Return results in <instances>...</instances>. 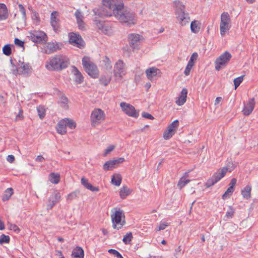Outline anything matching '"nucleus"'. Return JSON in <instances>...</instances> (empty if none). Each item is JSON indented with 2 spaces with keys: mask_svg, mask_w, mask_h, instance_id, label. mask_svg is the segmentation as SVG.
I'll list each match as a JSON object with an SVG mask.
<instances>
[{
  "mask_svg": "<svg viewBox=\"0 0 258 258\" xmlns=\"http://www.w3.org/2000/svg\"><path fill=\"white\" fill-rule=\"evenodd\" d=\"M179 126L178 120H175L168 125L164 131L163 137L165 140H169L175 134Z\"/></svg>",
  "mask_w": 258,
  "mask_h": 258,
  "instance_id": "16",
  "label": "nucleus"
},
{
  "mask_svg": "<svg viewBox=\"0 0 258 258\" xmlns=\"http://www.w3.org/2000/svg\"><path fill=\"white\" fill-rule=\"evenodd\" d=\"M190 181V180L189 179H186L184 177H182L180 178L179 181L178 182L177 186L178 188L181 189L186 184H187L188 183H189Z\"/></svg>",
  "mask_w": 258,
  "mask_h": 258,
  "instance_id": "43",
  "label": "nucleus"
},
{
  "mask_svg": "<svg viewBox=\"0 0 258 258\" xmlns=\"http://www.w3.org/2000/svg\"><path fill=\"white\" fill-rule=\"evenodd\" d=\"M145 73L147 78L150 81L156 77H160L161 75V71L156 67L148 68L146 70Z\"/></svg>",
  "mask_w": 258,
  "mask_h": 258,
  "instance_id": "20",
  "label": "nucleus"
},
{
  "mask_svg": "<svg viewBox=\"0 0 258 258\" xmlns=\"http://www.w3.org/2000/svg\"><path fill=\"white\" fill-rule=\"evenodd\" d=\"M9 229L11 230H14L17 233L20 231V228L16 224H10Z\"/></svg>",
  "mask_w": 258,
  "mask_h": 258,
  "instance_id": "56",
  "label": "nucleus"
},
{
  "mask_svg": "<svg viewBox=\"0 0 258 258\" xmlns=\"http://www.w3.org/2000/svg\"><path fill=\"white\" fill-rule=\"evenodd\" d=\"M243 80V76L237 77L234 80L233 82H234L235 89L239 86L240 83L242 82Z\"/></svg>",
  "mask_w": 258,
  "mask_h": 258,
  "instance_id": "49",
  "label": "nucleus"
},
{
  "mask_svg": "<svg viewBox=\"0 0 258 258\" xmlns=\"http://www.w3.org/2000/svg\"><path fill=\"white\" fill-rule=\"evenodd\" d=\"M105 112L100 108H94L90 114V124L93 127H96L100 125L105 121Z\"/></svg>",
  "mask_w": 258,
  "mask_h": 258,
  "instance_id": "7",
  "label": "nucleus"
},
{
  "mask_svg": "<svg viewBox=\"0 0 258 258\" xmlns=\"http://www.w3.org/2000/svg\"><path fill=\"white\" fill-rule=\"evenodd\" d=\"M83 67L89 76L94 79L98 78L99 71L97 66L91 61L90 57L85 56L82 58Z\"/></svg>",
  "mask_w": 258,
  "mask_h": 258,
  "instance_id": "6",
  "label": "nucleus"
},
{
  "mask_svg": "<svg viewBox=\"0 0 258 258\" xmlns=\"http://www.w3.org/2000/svg\"><path fill=\"white\" fill-rule=\"evenodd\" d=\"M84 252L80 246L76 247L72 251V256L74 258H84Z\"/></svg>",
  "mask_w": 258,
  "mask_h": 258,
  "instance_id": "29",
  "label": "nucleus"
},
{
  "mask_svg": "<svg viewBox=\"0 0 258 258\" xmlns=\"http://www.w3.org/2000/svg\"><path fill=\"white\" fill-rule=\"evenodd\" d=\"M29 34L30 39L34 42L44 43L47 41L46 34L42 31L31 30Z\"/></svg>",
  "mask_w": 258,
  "mask_h": 258,
  "instance_id": "12",
  "label": "nucleus"
},
{
  "mask_svg": "<svg viewBox=\"0 0 258 258\" xmlns=\"http://www.w3.org/2000/svg\"><path fill=\"white\" fill-rule=\"evenodd\" d=\"M19 11L22 15V19L24 21L26 20V10L25 8L22 4H19L18 5Z\"/></svg>",
  "mask_w": 258,
  "mask_h": 258,
  "instance_id": "48",
  "label": "nucleus"
},
{
  "mask_svg": "<svg viewBox=\"0 0 258 258\" xmlns=\"http://www.w3.org/2000/svg\"><path fill=\"white\" fill-rule=\"evenodd\" d=\"M125 64L121 60H118L114 65V75L117 79H122L126 74Z\"/></svg>",
  "mask_w": 258,
  "mask_h": 258,
  "instance_id": "14",
  "label": "nucleus"
},
{
  "mask_svg": "<svg viewBox=\"0 0 258 258\" xmlns=\"http://www.w3.org/2000/svg\"><path fill=\"white\" fill-rule=\"evenodd\" d=\"M175 4L177 8L176 15L177 21L181 26H185L189 23L190 17L184 12L185 7L179 2H175Z\"/></svg>",
  "mask_w": 258,
  "mask_h": 258,
  "instance_id": "8",
  "label": "nucleus"
},
{
  "mask_svg": "<svg viewBox=\"0 0 258 258\" xmlns=\"http://www.w3.org/2000/svg\"><path fill=\"white\" fill-rule=\"evenodd\" d=\"M187 90L186 88H182L180 95L176 99L175 101L176 104L178 106H181L183 105L186 101L187 98Z\"/></svg>",
  "mask_w": 258,
  "mask_h": 258,
  "instance_id": "23",
  "label": "nucleus"
},
{
  "mask_svg": "<svg viewBox=\"0 0 258 258\" xmlns=\"http://www.w3.org/2000/svg\"><path fill=\"white\" fill-rule=\"evenodd\" d=\"M3 52L4 54L7 56H9L12 53V50L10 44L5 45L3 47Z\"/></svg>",
  "mask_w": 258,
  "mask_h": 258,
  "instance_id": "45",
  "label": "nucleus"
},
{
  "mask_svg": "<svg viewBox=\"0 0 258 258\" xmlns=\"http://www.w3.org/2000/svg\"><path fill=\"white\" fill-rule=\"evenodd\" d=\"M32 19L35 24H38L40 21L38 13L35 11L32 12Z\"/></svg>",
  "mask_w": 258,
  "mask_h": 258,
  "instance_id": "46",
  "label": "nucleus"
},
{
  "mask_svg": "<svg viewBox=\"0 0 258 258\" xmlns=\"http://www.w3.org/2000/svg\"><path fill=\"white\" fill-rule=\"evenodd\" d=\"M55 252H56V255L57 256H59L60 258H61V257H62V256H64L63 255V254H62V253L61 251H60V250H56L55 251Z\"/></svg>",
  "mask_w": 258,
  "mask_h": 258,
  "instance_id": "64",
  "label": "nucleus"
},
{
  "mask_svg": "<svg viewBox=\"0 0 258 258\" xmlns=\"http://www.w3.org/2000/svg\"><path fill=\"white\" fill-rule=\"evenodd\" d=\"M124 158L120 157L113 160H109L105 163L103 166V168L105 171L111 170L119 166V164L124 161Z\"/></svg>",
  "mask_w": 258,
  "mask_h": 258,
  "instance_id": "19",
  "label": "nucleus"
},
{
  "mask_svg": "<svg viewBox=\"0 0 258 258\" xmlns=\"http://www.w3.org/2000/svg\"><path fill=\"white\" fill-rule=\"evenodd\" d=\"M23 110L20 109L19 110L18 114L16 117V120H22L23 119Z\"/></svg>",
  "mask_w": 258,
  "mask_h": 258,
  "instance_id": "59",
  "label": "nucleus"
},
{
  "mask_svg": "<svg viewBox=\"0 0 258 258\" xmlns=\"http://www.w3.org/2000/svg\"><path fill=\"white\" fill-rule=\"evenodd\" d=\"M251 186L247 185L241 189V194L244 199L248 200L251 198Z\"/></svg>",
  "mask_w": 258,
  "mask_h": 258,
  "instance_id": "32",
  "label": "nucleus"
},
{
  "mask_svg": "<svg viewBox=\"0 0 258 258\" xmlns=\"http://www.w3.org/2000/svg\"><path fill=\"white\" fill-rule=\"evenodd\" d=\"M103 10L102 15L110 17L121 11L123 7L122 0H102Z\"/></svg>",
  "mask_w": 258,
  "mask_h": 258,
  "instance_id": "2",
  "label": "nucleus"
},
{
  "mask_svg": "<svg viewBox=\"0 0 258 258\" xmlns=\"http://www.w3.org/2000/svg\"><path fill=\"white\" fill-rule=\"evenodd\" d=\"M102 66L106 70H111L112 66L110 59L107 56H104L102 60Z\"/></svg>",
  "mask_w": 258,
  "mask_h": 258,
  "instance_id": "36",
  "label": "nucleus"
},
{
  "mask_svg": "<svg viewBox=\"0 0 258 258\" xmlns=\"http://www.w3.org/2000/svg\"><path fill=\"white\" fill-rule=\"evenodd\" d=\"M193 66L194 65L187 63L184 72V73L185 76H188L190 74V71Z\"/></svg>",
  "mask_w": 258,
  "mask_h": 258,
  "instance_id": "54",
  "label": "nucleus"
},
{
  "mask_svg": "<svg viewBox=\"0 0 258 258\" xmlns=\"http://www.w3.org/2000/svg\"><path fill=\"white\" fill-rule=\"evenodd\" d=\"M96 25L101 33L106 35H109L111 33L110 27L106 25L104 23L96 22Z\"/></svg>",
  "mask_w": 258,
  "mask_h": 258,
  "instance_id": "24",
  "label": "nucleus"
},
{
  "mask_svg": "<svg viewBox=\"0 0 258 258\" xmlns=\"http://www.w3.org/2000/svg\"><path fill=\"white\" fill-rule=\"evenodd\" d=\"M72 73L74 76V81L77 84H81L84 81V77L80 71L75 66L72 67Z\"/></svg>",
  "mask_w": 258,
  "mask_h": 258,
  "instance_id": "21",
  "label": "nucleus"
},
{
  "mask_svg": "<svg viewBox=\"0 0 258 258\" xmlns=\"http://www.w3.org/2000/svg\"><path fill=\"white\" fill-rule=\"evenodd\" d=\"M143 39V37L142 35L136 33L130 34L127 36L130 46L133 49H139V46Z\"/></svg>",
  "mask_w": 258,
  "mask_h": 258,
  "instance_id": "15",
  "label": "nucleus"
},
{
  "mask_svg": "<svg viewBox=\"0 0 258 258\" xmlns=\"http://www.w3.org/2000/svg\"><path fill=\"white\" fill-rule=\"evenodd\" d=\"M60 179V174L58 173L51 172L49 175V180L52 184H57Z\"/></svg>",
  "mask_w": 258,
  "mask_h": 258,
  "instance_id": "33",
  "label": "nucleus"
},
{
  "mask_svg": "<svg viewBox=\"0 0 258 258\" xmlns=\"http://www.w3.org/2000/svg\"><path fill=\"white\" fill-rule=\"evenodd\" d=\"M122 177L119 174H114L111 177V183L116 186H119L121 183Z\"/></svg>",
  "mask_w": 258,
  "mask_h": 258,
  "instance_id": "34",
  "label": "nucleus"
},
{
  "mask_svg": "<svg viewBox=\"0 0 258 258\" xmlns=\"http://www.w3.org/2000/svg\"><path fill=\"white\" fill-rule=\"evenodd\" d=\"M234 189L232 188L228 187L224 194L222 195V199H226L230 197V196L234 192Z\"/></svg>",
  "mask_w": 258,
  "mask_h": 258,
  "instance_id": "47",
  "label": "nucleus"
},
{
  "mask_svg": "<svg viewBox=\"0 0 258 258\" xmlns=\"http://www.w3.org/2000/svg\"><path fill=\"white\" fill-rule=\"evenodd\" d=\"M37 112L39 115V118L41 119L44 118L45 116V109L44 106L39 105L37 107Z\"/></svg>",
  "mask_w": 258,
  "mask_h": 258,
  "instance_id": "41",
  "label": "nucleus"
},
{
  "mask_svg": "<svg viewBox=\"0 0 258 258\" xmlns=\"http://www.w3.org/2000/svg\"><path fill=\"white\" fill-rule=\"evenodd\" d=\"M44 160V158L41 155L37 156L36 158V161L39 162H43Z\"/></svg>",
  "mask_w": 258,
  "mask_h": 258,
  "instance_id": "62",
  "label": "nucleus"
},
{
  "mask_svg": "<svg viewBox=\"0 0 258 258\" xmlns=\"http://www.w3.org/2000/svg\"><path fill=\"white\" fill-rule=\"evenodd\" d=\"M69 64L70 59L67 56L57 54L46 61L45 68L49 71H60L67 68Z\"/></svg>",
  "mask_w": 258,
  "mask_h": 258,
  "instance_id": "1",
  "label": "nucleus"
},
{
  "mask_svg": "<svg viewBox=\"0 0 258 258\" xmlns=\"http://www.w3.org/2000/svg\"><path fill=\"white\" fill-rule=\"evenodd\" d=\"M222 100V98L221 97H218L216 98L215 100V105H216L219 104Z\"/></svg>",
  "mask_w": 258,
  "mask_h": 258,
  "instance_id": "63",
  "label": "nucleus"
},
{
  "mask_svg": "<svg viewBox=\"0 0 258 258\" xmlns=\"http://www.w3.org/2000/svg\"><path fill=\"white\" fill-rule=\"evenodd\" d=\"M64 120L66 121V123L67 126H69L71 129H74L76 126V122L72 119L66 118H64Z\"/></svg>",
  "mask_w": 258,
  "mask_h": 258,
  "instance_id": "44",
  "label": "nucleus"
},
{
  "mask_svg": "<svg viewBox=\"0 0 258 258\" xmlns=\"http://www.w3.org/2000/svg\"><path fill=\"white\" fill-rule=\"evenodd\" d=\"M58 102L62 107L66 108L68 107L69 100L66 96L63 95L60 96Z\"/></svg>",
  "mask_w": 258,
  "mask_h": 258,
  "instance_id": "38",
  "label": "nucleus"
},
{
  "mask_svg": "<svg viewBox=\"0 0 258 258\" xmlns=\"http://www.w3.org/2000/svg\"><path fill=\"white\" fill-rule=\"evenodd\" d=\"M69 42L79 48L85 47V42L80 35L76 33L72 32L69 34Z\"/></svg>",
  "mask_w": 258,
  "mask_h": 258,
  "instance_id": "17",
  "label": "nucleus"
},
{
  "mask_svg": "<svg viewBox=\"0 0 258 258\" xmlns=\"http://www.w3.org/2000/svg\"><path fill=\"white\" fill-rule=\"evenodd\" d=\"M112 227L114 229L119 230L125 224V218L123 211L120 208L115 207L111 209L110 214Z\"/></svg>",
  "mask_w": 258,
  "mask_h": 258,
  "instance_id": "3",
  "label": "nucleus"
},
{
  "mask_svg": "<svg viewBox=\"0 0 258 258\" xmlns=\"http://www.w3.org/2000/svg\"><path fill=\"white\" fill-rule=\"evenodd\" d=\"M198 54L197 52H194L192 54L191 56H190V58L188 62V63H190L191 64H192L194 66L195 60H196L198 58Z\"/></svg>",
  "mask_w": 258,
  "mask_h": 258,
  "instance_id": "53",
  "label": "nucleus"
},
{
  "mask_svg": "<svg viewBox=\"0 0 258 258\" xmlns=\"http://www.w3.org/2000/svg\"><path fill=\"white\" fill-rule=\"evenodd\" d=\"M15 44L21 47H24V42L20 40L18 38H15L14 40Z\"/></svg>",
  "mask_w": 258,
  "mask_h": 258,
  "instance_id": "57",
  "label": "nucleus"
},
{
  "mask_svg": "<svg viewBox=\"0 0 258 258\" xmlns=\"http://www.w3.org/2000/svg\"><path fill=\"white\" fill-rule=\"evenodd\" d=\"M115 148V146L114 145H110L107 147L106 149L105 150L104 153V156H106L108 154L110 153L111 151H112Z\"/></svg>",
  "mask_w": 258,
  "mask_h": 258,
  "instance_id": "55",
  "label": "nucleus"
},
{
  "mask_svg": "<svg viewBox=\"0 0 258 258\" xmlns=\"http://www.w3.org/2000/svg\"><path fill=\"white\" fill-rule=\"evenodd\" d=\"M237 180L236 178H232L230 182L229 183V187L230 188H232V189H234V186L236 183Z\"/></svg>",
  "mask_w": 258,
  "mask_h": 258,
  "instance_id": "60",
  "label": "nucleus"
},
{
  "mask_svg": "<svg viewBox=\"0 0 258 258\" xmlns=\"http://www.w3.org/2000/svg\"><path fill=\"white\" fill-rule=\"evenodd\" d=\"M66 121L64 119L60 120L57 123V126L56 127L57 133L60 135H64L67 133V124L66 123Z\"/></svg>",
  "mask_w": 258,
  "mask_h": 258,
  "instance_id": "25",
  "label": "nucleus"
},
{
  "mask_svg": "<svg viewBox=\"0 0 258 258\" xmlns=\"http://www.w3.org/2000/svg\"><path fill=\"white\" fill-rule=\"evenodd\" d=\"M57 13L53 12L51 14V24L54 30L56 31L59 27L58 20L57 18Z\"/></svg>",
  "mask_w": 258,
  "mask_h": 258,
  "instance_id": "27",
  "label": "nucleus"
},
{
  "mask_svg": "<svg viewBox=\"0 0 258 258\" xmlns=\"http://www.w3.org/2000/svg\"><path fill=\"white\" fill-rule=\"evenodd\" d=\"M75 15L79 29H83L85 27V26L83 20L84 17L82 12H81L79 10H77Z\"/></svg>",
  "mask_w": 258,
  "mask_h": 258,
  "instance_id": "30",
  "label": "nucleus"
},
{
  "mask_svg": "<svg viewBox=\"0 0 258 258\" xmlns=\"http://www.w3.org/2000/svg\"><path fill=\"white\" fill-rule=\"evenodd\" d=\"M114 15L120 23L127 26L135 25L137 22L135 14L124 9V6L121 11L116 12Z\"/></svg>",
  "mask_w": 258,
  "mask_h": 258,
  "instance_id": "5",
  "label": "nucleus"
},
{
  "mask_svg": "<svg viewBox=\"0 0 258 258\" xmlns=\"http://www.w3.org/2000/svg\"><path fill=\"white\" fill-rule=\"evenodd\" d=\"M133 238V236L132 233L128 232L123 236L122 241L125 244H130Z\"/></svg>",
  "mask_w": 258,
  "mask_h": 258,
  "instance_id": "42",
  "label": "nucleus"
},
{
  "mask_svg": "<svg viewBox=\"0 0 258 258\" xmlns=\"http://www.w3.org/2000/svg\"><path fill=\"white\" fill-rule=\"evenodd\" d=\"M13 189L12 188H8L4 191V194L2 197V200L3 201H6L9 200L13 194Z\"/></svg>",
  "mask_w": 258,
  "mask_h": 258,
  "instance_id": "37",
  "label": "nucleus"
},
{
  "mask_svg": "<svg viewBox=\"0 0 258 258\" xmlns=\"http://www.w3.org/2000/svg\"><path fill=\"white\" fill-rule=\"evenodd\" d=\"M15 159V157L13 155H9L7 157V160L10 163L14 162Z\"/></svg>",
  "mask_w": 258,
  "mask_h": 258,
  "instance_id": "61",
  "label": "nucleus"
},
{
  "mask_svg": "<svg viewBox=\"0 0 258 258\" xmlns=\"http://www.w3.org/2000/svg\"><path fill=\"white\" fill-rule=\"evenodd\" d=\"M111 79V77L110 76H102L99 79V82L100 84H101L102 85L104 86H107Z\"/></svg>",
  "mask_w": 258,
  "mask_h": 258,
  "instance_id": "39",
  "label": "nucleus"
},
{
  "mask_svg": "<svg viewBox=\"0 0 258 258\" xmlns=\"http://www.w3.org/2000/svg\"><path fill=\"white\" fill-rule=\"evenodd\" d=\"M81 182L86 188L92 191H98L99 189L98 187L93 186L88 182V180L84 177H82Z\"/></svg>",
  "mask_w": 258,
  "mask_h": 258,
  "instance_id": "28",
  "label": "nucleus"
},
{
  "mask_svg": "<svg viewBox=\"0 0 258 258\" xmlns=\"http://www.w3.org/2000/svg\"><path fill=\"white\" fill-rule=\"evenodd\" d=\"M190 29L194 33H198L200 30V23L196 20L192 21L190 24Z\"/></svg>",
  "mask_w": 258,
  "mask_h": 258,
  "instance_id": "35",
  "label": "nucleus"
},
{
  "mask_svg": "<svg viewBox=\"0 0 258 258\" xmlns=\"http://www.w3.org/2000/svg\"><path fill=\"white\" fill-rule=\"evenodd\" d=\"M232 57L231 54L227 51L222 53L215 61V68L216 71H220L225 67Z\"/></svg>",
  "mask_w": 258,
  "mask_h": 258,
  "instance_id": "11",
  "label": "nucleus"
},
{
  "mask_svg": "<svg viewBox=\"0 0 258 258\" xmlns=\"http://www.w3.org/2000/svg\"><path fill=\"white\" fill-rule=\"evenodd\" d=\"M235 213V210L232 206H229L226 213L225 217L227 219H230L233 218Z\"/></svg>",
  "mask_w": 258,
  "mask_h": 258,
  "instance_id": "40",
  "label": "nucleus"
},
{
  "mask_svg": "<svg viewBox=\"0 0 258 258\" xmlns=\"http://www.w3.org/2000/svg\"><path fill=\"white\" fill-rule=\"evenodd\" d=\"M169 224L165 222L161 221L158 227L156 229V231H160L165 229L167 226H168Z\"/></svg>",
  "mask_w": 258,
  "mask_h": 258,
  "instance_id": "51",
  "label": "nucleus"
},
{
  "mask_svg": "<svg viewBox=\"0 0 258 258\" xmlns=\"http://www.w3.org/2000/svg\"><path fill=\"white\" fill-rule=\"evenodd\" d=\"M10 242V237L8 235L2 234L0 238V244L3 243H9Z\"/></svg>",
  "mask_w": 258,
  "mask_h": 258,
  "instance_id": "52",
  "label": "nucleus"
},
{
  "mask_svg": "<svg viewBox=\"0 0 258 258\" xmlns=\"http://www.w3.org/2000/svg\"><path fill=\"white\" fill-rule=\"evenodd\" d=\"M108 251L109 253L115 256L117 258H123L121 254L115 249H109Z\"/></svg>",
  "mask_w": 258,
  "mask_h": 258,
  "instance_id": "50",
  "label": "nucleus"
},
{
  "mask_svg": "<svg viewBox=\"0 0 258 258\" xmlns=\"http://www.w3.org/2000/svg\"><path fill=\"white\" fill-rule=\"evenodd\" d=\"M220 35L224 37L227 34L231 27V20L227 12H223L220 16Z\"/></svg>",
  "mask_w": 258,
  "mask_h": 258,
  "instance_id": "9",
  "label": "nucleus"
},
{
  "mask_svg": "<svg viewBox=\"0 0 258 258\" xmlns=\"http://www.w3.org/2000/svg\"><path fill=\"white\" fill-rule=\"evenodd\" d=\"M11 64V72L16 76H28L32 72V68L31 64L23 60H19L17 65L12 63Z\"/></svg>",
  "mask_w": 258,
  "mask_h": 258,
  "instance_id": "4",
  "label": "nucleus"
},
{
  "mask_svg": "<svg viewBox=\"0 0 258 258\" xmlns=\"http://www.w3.org/2000/svg\"><path fill=\"white\" fill-rule=\"evenodd\" d=\"M132 191V189L128 188L126 185H123L119 190V196L121 199H124L129 196Z\"/></svg>",
  "mask_w": 258,
  "mask_h": 258,
  "instance_id": "31",
  "label": "nucleus"
},
{
  "mask_svg": "<svg viewBox=\"0 0 258 258\" xmlns=\"http://www.w3.org/2000/svg\"><path fill=\"white\" fill-rule=\"evenodd\" d=\"M255 105V101L254 98H249L244 104L243 108L242 110V113L245 116L250 115L253 111Z\"/></svg>",
  "mask_w": 258,
  "mask_h": 258,
  "instance_id": "18",
  "label": "nucleus"
},
{
  "mask_svg": "<svg viewBox=\"0 0 258 258\" xmlns=\"http://www.w3.org/2000/svg\"><path fill=\"white\" fill-rule=\"evenodd\" d=\"M60 194L58 192H55L51 195L48 200V203L47 204V209H51L58 202L60 199Z\"/></svg>",
  "mask_w": 258,
  "mask_h": 258,
  "instance_id": "22",
  "label": "nucleus"
},
{
  "mask_svg": "<svg viewBox=\"0 0 258 258\" xmlns=\"http://www.w3.org/2000/svg\"><path fill=\"white\" fill-rule=\"evenodd\" d=\"M9 13L7 6L4 4L0 3V21L8 19Z\"/></svg>",
  "mask_w": 258,
  "mask_h": 258,
  "instance_id": "26",
  "label": "nucleus"
},
{
  "mask_svg": "<svg viewBox=\"0 0 258 258\" xmlns=\"http://www.w3.org/2000/svg\"><path fill=\"white\" fill-rule=\"evenodd\" d=\"M120 107L122 111L127 115L136 118L139 117V110H136L132 105L122 102L120 103Z\"/></svg>",
  "mask_w": 258,
  "mask_h": 258,
  "instance_id": "13",
  "label": "nucleus"
},
{
  "mask_svg": "<svg viewBox=\"0 0 258 258\" xmlns=\"http://www.w3.org/2000/svg\"><path fill=\"white\" fill-rule=\"evenodd\" d=\"M227 171L228 168L227 167H223L217 170L214 173L212 176L207 180L205 184L206 186L210 187L214 185L226 175Z\"/></svg>",
  "mask_w": 258,
  "mask_h": 258,
  "instance_id": "10",
  "label": "nucleus"
},
{
  "mask_svg": "<svg viewBox=\"0 0 258 258\" xmlns=\"http://www.w3.org/2000/svg\"><path fill=\"white\" fill-rule=\"evenodd\" d=\"M142 115L143 117H145V118H148V119H153L154 118L153 116L151 114L147 113V112H143L142 113Z\"/></svg>",
  "mask_w": 258,
  "mask_h": 258,
  "instance_id": "58",
  "label": "nucleus"
}]
</instances>
